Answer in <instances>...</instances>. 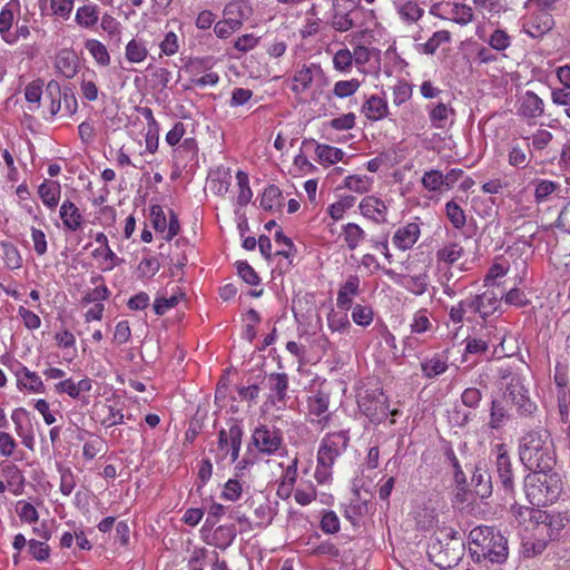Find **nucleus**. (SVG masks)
<instances>
[{"mask_svg": "<svg viewBox=\"0 0 570 570\" xmlns=\"http://www.w3.org/2000/svg\"><path fill=\"white\" fill-rule=\"evenodd\" d=\"M468 540L471 558L475 562L490 561L500 564L508 558V540L492 527H475L470 531Z\"/></svg>", "mask_w": 570, "mask_h": 570, "instance_id": "1", "label": "nucleus"}, {"mask_svg": "<svg viewBox=\"0 0 570 570\" xmlns=\"http://www.w3.org/2000/svg\"><path fill=\"white\" fill-rule=\"evenodd\" d=\"M519 456L528 470H552L556 452L547 430H530L520 439Z\"/></svg>", "mask_w": 570, "mask_h": 570, "instance_id": "2", "label": "nucleus"}, {"mask_svg": "<svg viewBox=\"0 0 570 570\" xmlns=\"http://www.w3.org/2000/svg\"><path fill=\"white\" fill-rule=\"evenodd\" d=\"M524 478V492L532 505L552 504L562 492V482L552 470H530Z\"/></svg>", "mask_w": 570, "mask_h": 570, "instance_id": "3", "label": "nucleus"}, {"mask_svg": "<svg viewBox=\"0 0 570 570\" xmlns=\"http://www.w3.org/2000/svg\"><path fill=\"white\" fill-rule=\"evenodd\" d=\"M456 534L454 529L444 528L431 538L428 556L438 568L451 569L462 559L464 544Z\"/></svg>", "mask_w": 570, "mask_h": 570, "instance_id": "4", "label": "nucleus"}, {"mask_svg": "<svg viewBox=\"0 0 570 570\" xmlns=\"http://www.w3.org/2000/svg\"><path fill=\"white\" fill-rule=\"evenodd\" d=\"M518 517L537 529L538 534H542L549 542L557 540L561 531L567 525L569 519L561 513H552L535 508H519Z\"/></svg>", "mask_w": 570, "mask_h": 570, "instance_id": "5", "label": "nucleus"}, {"mask_svg": "<svg viewBox=\"0 0 570 570\" xmlns=\"http://www.w3.org/2000/svg\"><path fill=\"white\" fill-rule=\"evenodd\" d=\"M504 379L508 380L502 394L504 403L514 409L520 417H534L538 404L525 387L524 380L520 375H510Z\"/></svg>", "mask_w": 570, "mask_h": 570, "instance_id": "6", "label": "nucleus"}, {"mask_svg": "<svg viewBox=\"0 0 570 570\" xmlns=\"http://www.w3.org/2000/svg\"><path fill=\"white\" fill-rule=\"evenodd\" d=\"M350 442L348 431L327 433L322 440L317 452V462L334 465L335 460L346 450Z\"/></svg>", "mask_w": 570, "mask_h": 570, "instance_id": "7", "label": "nucleus"}, {"mask_svg": "<svg viewBox=\"0 0 570 570\" xmlns=\"http://www.w3.org/2000/svg\"><path fill=\"white\" fill-rule=\"evenodd\" d=\"M250 443L264 455H274L283 448V433L276 426L259 424L252 434Z\"/></svg>", "mask_w": 570, "mask_h": 570, "instance_id": "8", "label": "nucleus"}, {"mask_svg": "<svg viewBox=\"0 0 570 570\" xmlns=\"http://www.w3.org/2000/svg\"><path fill=\"white\" fill-rule=\"evenodd\" d=\"M495 471L498 482L505 494L514 493V473L508 450L504 444H497Z\"/></svg>", "mask_w": 570, "mask_h": 570, "instance_id": "9", "label": "nucleus"}, {"mask_svg": "<svg viewBox=\"0 0 570 570\" xmlns=\"http://www.w3.org/2000/svg\"><path fill=\"white\" fill-rule=\"evenodd\" d=\"M504 293L501 291L499 294L494 291H485L481 295H476L474 298H470V312L479 313L481 317L493 314L501 305V299Z\"/></svg>", "mask_w": 570, "mask_h": 570, "instance_id": "10", "label": "nucleus"}, {"mask_svg": "<svg viewBox=\"0 0 570 570\" xmlns=\"http://www.w3.org/2000/svg\"><path fill=\"white\" fill-rule=\"evenodd\" d=\"M553 26L554 20L550 12L534 10L529 21L523 24V31L535 39L549 32Z\"/></svg>", "mask_w": 570, "mask_h": 570, "instance_id": "11", "label": "nucleus"}, {"mask_svg": "<svg viewBox=\"0 0 570 570\" xmlns=\"http://www.w3.org/2000/svg\"><path fill=\"white\" fill-rule=\"evenodd\" d=\"M19 7L18 0H11L0 11V35L3 41L9 45L17 42V36L10 29L14 21V9H19Z\"/></svg>", "mask_w": 570, "mask_h": 570, "instance_id": "12", "label": "nucleus"}, {"mask_svg": "<svg viewBox=\"0 0 570 570\" xmlns=\"http://www.w3.org/2000/svg\"><path fill=\"white\" fill-rule=\"evenodd\" d=\"M360 210L364 217H367L375 223H385L387 206L385 203L374 196H366L360 204Z\"/></svg>", "mask_w": 570, "mask_h": 570, "instance_id": "13", "label": "nucleus"}, {"mask_svg": "<svg viewBox=\"0 0 570 570\" xmlns=\"http://www.w3.org/2000/svg\"><path fill=\"white\" fill-rule=\"evenodd\" d=\"M16 376L19 390H27L32 393L46 392V386L41 377L36 372L30 371L27 366L21 365L16 372Z\"/></svg>", "mask_w": 570, "mask_h": 570, "instance_id": "14", "label": "nucleus"}, {"mask_svg": "<svg viewBox=\"0 0 570 570\" xmlns=\"http://www.w3.org/2000/svg\"><path fill=\"white\" fill-rule=\"evenodd\" d=\"M420 234V226L416 223H409L395 232L392 242L399 249L407 250L417 242Z\"/></svg>", "mask_w": 570, "mask_h": 570, "instance_id": "15", "label": "nucleus"}, {"mask_svg": "<svg viewBox=\"0 0 570 570\" xmlns=\"http://www.w3.org/2000/svg\"><path fill=\"white\" fill-rule=\"evenodd\" d=\"M471 487L473 488L474 493L481 498L485 499L492 494V480L489 471L476 464L471 478Z\"/></svg>", "mask_w": 570, "mask_h": 570, "instance_id": "16", "label": "nucleus"}, {"mask_svg": "<svg viewBox=\"0 0 570 570\" xmlns=\"http://www.w3.org/2000/svg\"><path fill=\"white\" fill-rule=\"evenodd\" d=\"M60 218L63 223V226L71 230H78L82 225V215L79 208L71 202L65 200L60 206Z\"/></svg>", "mask_w": 570, "mask_h": 570, "instance_id": "17", "label": "nucleus"}, {"mask_svg": "<svg viewBox=\"0 0 570 570\" xmlns=\"http://www.w3.org/2000/svg\"><path fill=\"white\" fill-rule=\"evenodd\" d=\"M55 67L65 78L71 79L78 72V57L73 51L61 50L56 57Z\"/></svg>", "mask_w": 570, "mask_h": 570, "instance_id": "18", "label": "nucleus"}, {"mask_svg": "<svg viewBox=\"0 0 570 570\" xmlns=\"http://www.w3.org/2000/svg\"><path fill=\"white\" fill-rule=\"evenodd\" d=\"M533 532L522 541V554L525 558H534L543 553L549 541L541 534L537 533V529L532 527Z\"/></svg>", "mask_w": 570, "mask_h": 570, "instance_id": "19", "label": "nucleus"}, {"mask_svg": "<svg viewBox=\"0 0 570 570\" xmlns=\"http://www.w3.org/2000/svg\"><path fill=\"white\" fill-rule=\"evenodd\" d=\"M510 419L507 404L502 400L493 399L490 405V414L488 426L491 430H501L505 422Z\"/></svg>", "mask_w": 570, "mask_h": 570, "instance_id": "20", "label": "nucleus"}, {"mask_svg": "<svg viewBox=\"0 0 570 570\" xmlns=\"http://www.w3.org/2000/svg\"><path fill=\"white\" fill-rule=\"evenodd\" d=\"M39 197L49 208H55L60 199L61 186L55 180H45L38 188Z\"/></svg>", "mask_w": 570, "mask_h": 570, "instance_id": "21", "label": "nucleus"}, {"mask_svg": "<svg viewBox=\"0 0 570 570\" xmlns=\"http://www.w3.org/2000/svg\"><path fill=\"white\" fill-rule=\"evenodd\" d=\"M362 111L370 120H380L387 115V104L379 96H371L363 105Z\"/></svg>", "mask_w": 570, "mask_h": 570, "instance_id": "22", "label": "nucleus"}, {"mask_svg": "<svg viewBox=\"0 0 570 570\" xmlns=\"http://www.w3.org/2000/svg\"><path fill=\"white\" fill-rule=\"evenodd\" d=\"M358 404L363 413L373 421H382L387 415L389 407L385 404V400L374 401L364 397Z\"/></svg>", "mask_w": 570, "mask_h": 570, "instance_id": "23", "label": "nucleus"}, {"mask_svg": "<svg viewBox=\"0 0 570 570\" xmlns=\"http://www.w3.org/2000/svg\"><path fill=\"white\" fill-rule=\"evenodd\" d=\"M520 112L524 117H539L543 114L542 99L532 91H527L523 96Z\"/></svg>", "mask_w": 570, "mask_h": 570, "instance_id": "24", "label": "nucleus"}, {"mask_svg": "<svg viewBox=\"0 0 570 570\" xmlns=\"http://www.w3.org/2000/svg\"><path fill=\"white\" fill-rule=\"evenodd\" d=\"M237 534L234 524H224L215 529L213 533V541L216 548L226 550L235 540Z\"/></svg>", "mask_w": 570, "mask_h": 570, "instance_id": "25", "label": "nucleus"}, {"mask_svg": "<svg viewBox=\"0 0 570 570\" xmlns=\"http://www.w3.org/2000/svg\"><path fill=\"white\" fill-rule=\"evenodd\" d=\"M463 255V248L456 243L449 244L436 253L439 267H450L451 264L458 262Z\"/></svg>", "mask_w": 570, "mask_h": 570, "instance_id": "26", "label": "nucleus"}, {"mask_svg": "<svg viewBox=\"0 0 570 570\" xmlns=\"http://www.w3.org/2000/svg\"><path fill=\"white\" fill-rule=\"evenodd\" d=\"M268 387L275 394L277 402H285L288 390V376L286 373H272L268 375Z\"/></svg>", "mask_w": 570, "mask_h": 570, "instance_id": "27", "label": "nucleus"}, {"mask_svg": "<svg viewBox=\"0 0 570 570\" xmlns=\"http://www.w3.org/2000/svg\"><path fill=\"white\" fill-rule=\"evenodd\" d=\"M76 22L82 28H91L99 20V10L97 6L85 4L77 9Z\"/></svg>", "mask_w": 570, "mask_h": 570, "instance_id": "28", "label": "nucleus"}, {"mask_svg": "<svg viewBox=\"0 0 570 570\" xmlns=\"http://www.w3.org/2000/svg\"><path fill=\"white\" fill-rule=\"evenodd\" d=\"M228 436H229V448H230V460L235 462L239 456L242 439H243V429L239 422L235 419L230 420L228 426Z\"/></svg>", "mask_w": 570, "mask_h": 570, "instance_id": "29", "label": "nucleus"}, {"mask_svg": "<svg viewBox=\"0 0 570 570\" xmlns=\"http://www.w3.org/2000/svg\"><path fill=\"white\" fill-rule=\"evenodd\" d=\"M330 394L324 391H317L308 397L307 407L308 413L315 416H322L328 410Z\"/></svg>", "mask_w": 570, "mask_h": 570, "instance_id": "30", "label": "nucleus"}, {"mask_svg": "<svg viewBox=\"0 0 570 570\" xmlns=\"http://www.w3.org/2000/svg\"><path fill=\"white\" fill-rule=\"evenodd\" d=\"M451 33L448 30H440L424 43L417 45V51L425 55H433L442 43L450 42Z\"/></svg>", "mask_w": 570, "mask_h": 570, "instance_id": "31", "label": "nucleus"}, {"mask_svg": "<svg viewBox=\"0 0 570 570\" xmlns=\"http://www.w3.org/2000/svg\"><path fill=\"white\" fill-rule=\"evenodd\" d=\"M314 145H316L315 153L317 156V160L321 164L326 163V164L332 165L337 161H341L344 157V151L340 148L332 147L328 145L316 144V142Z\"/></svg>", "mask_w": 570, "mask_h": 570, "instance_id": "32", "label": "nucleus"}, {"mask_svg": "<svg viewBox=\"0 0 570 570\" xmlns=\"http://www.w3.org/2000/svg\"><path fill=\"white\" fill-rule=\"evenodd\" d=\"M282 200L281 189L275 185H269L262 195L261 206L264 210L272 212L282 206Z\"/></svg>", "mask_w": 570, "mask_h": 570, "instance_id": "33", "label": "nucleus"}, {"mask_svg": "<svg viewBox=\"0 0 570 570\" xmlns=\"http://www.w3.org/2000/svg\"><path fill=\"white\" fill-rule=\"evenodd\" d=\"M148 55L147 47L142 40L131 39L126 46V59L132 63L142 62Z\"/></svg>", "mask_w": 570, "mask_h": 570, "instance_id": "34", "label": "nucleus"}, {"mask_svg": "<svg viewBox=\"0 0 570 570\" xmlns=\"http://www.w3.org/2000/svg\"><path fill=\"white\" fill-rule=\"evenodd\" d=\"M354 494L356 499L351 500V502L345 508V518L348 519L352 523H356L358 519L366 513L367 504L366 500L362 501L360 499V491L355 490Z\"/></svg>", "mask_w": 570, "mask_h": 570, "instance_id": "35", "label": "nucleus"}, {"mask_svg": "<svg viewBox=\"0 0 570 570\" xmlns=\"http://www.w3.org/2000/svg\"><path fill=\"white\" fill-rule=\"evenodd\" d=\"M85 46L98 65L106 67L110 63V56L104 43L96 39H90L86 41Z\"/></svg>", "mask_w": 570, "mask_h": 570, "instance_id": "36", "label": "nucleus"}, {"mask_svg": "<svg viewBox=\"0 0 570 570\" xmlns=\"http://www.w3.org/2000/svg\"><path fill=\"white\" fill-rule=\"evenodd\" d=\"M453 112V109L443 102L435 105L429 111L432 126L438 129H443L446 125L449 115Z\"/></svg>", "mask_w": 570, "mask_h": 570, "instance_id": "37", "label": "nucleus"}, {"mask_svg": "<svg viewBox=\"0 0 570 570\" xmlns=\"http://www.w3.org/2000/svg\"><path fill=\"white\" fill-rule=\"evenodd\" d=\"M314 69H317V67L315 65H311L308 67L304 66L298 70L293 78L294 85L292 90L298 94L307 89L313 81Z\"/></svg>", "mask_w": 570, "mask_h": 570, "instance_id": "38", "label": "nucleus"}, {"mask_svg": "<svg viewBox=\"0 0 570 570\" xmlns=\"http://www.w3.org/2000/svg\"><path fill=\"white\" fill-rule=\"evenodd\" d=\"M101 29L108 33L110 40L119 47L121 43V24L114 17L105 14L101 18Z\"/></svg>", "mask_w": 570, "mask_h": 570, "instance_id": "39", "label": "nucleus"}, {"mask_svg": "<svg viewBox=\"0 0 570 570\" xmlns=\"http://www.w3.org/2000/svg\"><path fill=\"white\" fill-rule=\"evenodd\" d=\"M236 179H237L238 187H239L237 203L239 206H245L250 202V199L253 197V193L249 187L248 175L242 170H238L236 173Z\"/></svg>", "mask_w": 570, "mask_h": 570, "instance_id": "40", "label": "nucleus"}, {"mask_svg": "<svg viewBox=\"0 0 570 570\" xmlns=\"http://www.w3.org/2000/svg\"><path fill=\"white\" fill-rule=\"evenodd\" d=\"M452 21L458 24L465 26L473 21L472 8L468 4L456 2L451 9Z\"/></svg>", "mask_w": 570, "mask_h": 570, "instance_id": "41", "label": "nucleus"}, {"mask_svg": "<svg viewBox=\"0 0 570 570\" xmlns=\"http://www.w3.org/2000/svg\"><path fill=\"white\" fill-rule=\"evenodd\" d=\"M424 376L432 379L448 370V363L440 357H432L421 363Z\"/></svg>", "mask_w": 570, "mask_h": 570, "instance_id": "42", "label": "nucleus"}, {"mask_svg": "<svg viewBox=\"0 0 570 570\" xmlns=\"http://www.w3.org/2000/svg\"><path fill=\"white\" fill-rule=\"evenodd\" d=\"M445 212L454 228L461 229L465 225L466 219L464 210L454 200L446 203Z\"/></svg>", "mask_w": 570, "mask_h": 570, "instance_id": "43", "label": "nucleus"}, {"mask_svg": "<svg viewBox=\"0 0 570 570\" xmlns=\"http://www.w3.org/2000/svg\"><path fill=\"white\" fill-rule=\"evenodd\" d=\"M46 94L50 97V114L57 115L61 108V87L58 81L50 80L46 87Z\"/></svg>", "mask_w": 570, "mask_h": 570, "instance_id": "44", "label": "nucleus"}, {"mask_svg": "<svg viewBox=\"0 0 570 570\" xmlns=\"http://www.w3.org/2000/svg\"><path fill=\"white\" fill-rule=\"evenodd\" d=\"M343 235L347 247L354 249L364 238L365 233L358 225L350 223L344 226Z\"/></svg>", "mask_w": 570, "mask_h": 570, "instance_id": "45", "label": "nucleus"}, {"mask_svg": "<svg viewBox=\"0 0 570 570\" xmlns=\"http://www.w3.org/2000/svg\"><path fill=\"white\" fill-rule=\"evenodd\" d=\"M356 202V198L354 196H345L342 197L338 202L332 204L328 207V214L334 220H340L344 213L352 208Z\"/></svg>", "mask_w": 570, "mask_h": 570, "instance_id": "46", "label": "nucleus"}, {"mask_svg": "<svg viewBox=\"0 0 570 570\" xmlns=\"http://www.w3.org/2000/svg\"><path fill=\"white\" fill-rule=\"evenodd\" d=\"M181 297L183 294H173L170 297H156L153 304V309L155 314L158 316L166 314L170 308L175 307L178 304Z\"/></svg>", "mask_w": 570, "mask_h": 570, "instance_id": "47", "label": "nucleus"}, {"mask_svg": "<svg viewBox=\"0 0 570 570\" xmlns=\"http://www.w3.org/2000/svg\"><path fill=\"white\" fill-rule=\"evenodd\" d=\"M315 144L314 139H304L301 146V153L294 158V166H296L301 171L305 174H309L316 170V167L307 159V157L303 154V149Z\"/></svg>", "mask_w": 570, "mask_h": 570, "instance_id": "48", "label": "nucleus"}, {"mask_svg": "<svg viewBox=\"0 0 570 570\" xmlns=\"http://www.w3.org/2000/svg\"><path fill=\"white\" fill-rule=\"evenodd\" d=\"M530 148H521L520 146H513L509 151V164L514 167H525L530 161Z\"/></svg>", "mask_w": 570, "mask_h": 570, "instance_id": "49", "label": "nucleus"}, {"mask_svg": "<svg viewBox=\"0 0 570 570\" xmlns=\"http://www.w3.org/2000/svg\"><path fill=\"white\" fill-rule=\"evenodd\" d=\"M422 185L430 191H439L444 186L443 174L440 170L426 171L422 177Z\"/></svg>", "mask_w": 570, "mask_h": 570, "instance_id": "50", "label": "nucleus"}, {"mask_svg": "<svg viewBox=\"0 0 570 570\" xmlns=\"http://www.w3.org/2000/svg\"><path fill=\"white\" fill-rule=\"evenodd\" d=\"M42 96V81L35 80L28 83L24 88V98L30 104H36L35 107L30 106V110H35L40 106V100Z\"/></svg>", "mask_w": 570, "mask_h": 570, "instance_id": "51", "label": "nucleus"}, {"mask_svg": "<svg viewBox=\"0 0 570 570\" xmlns=\"http://www.w3.org/2000/svg\"><path fill=\"white\" fill-rule=\"evenodd\" d=\"M352 320L360 326H368L373 321V311L370 306L356 304L352 311Z\"/></svg>", "mask_w": 570, "mask_h": 570, "instance_id": "52", "label": "nucleus"}, {"mask_svg": "<svg viewBox=\"0 0 570 570\" xmlns=\"http://www.w3.org/2000/svg\"><path fill=\"white\" fill-rule=\"evenodd\" d=\"M360 88L357 79L341 80L334 85L333 92L338 98H346L354 95Z\"/></svg>", "mask_w": 570, "mask_h": 570, "instance_id": "53", "label": "nucleus"}, {"mask_svg": "<svg viewBox=\"0 0 570 570\" xmlns=\"http://www.w3.org/2000/svg\"><path fill=\"white\" fill-rule=\"evenodd\" d=\"M488 43L490 47L497 51H503L511 45V37L507 31L502 29H497L490 36Z\"/></svg>", "mask_w": 570, "mask_h": 570, "instance_id": "54", "label": "nucleus"}, {"mask_svg": "<svg viewBox=\"0 0 570 570\" xmlns=\"http://www.w3.org/2000/svg\"><path fill=\"white\" fill-rule=\"evenodd\" d=\"M423 9L416 2L409 1L399 9L401 18L407 22H415L423 16Z\"/></svg>", "mask_w": 570, "mask_h": 570, "instance_id": "55", "label": "nucleus"}, {"mask_svg": "<svg viewBox=\"0 0 570 570\" xmlns=\"http://www.w3.org/2000/svg\"><path fill=\"white\" fill-rule=\"evenodd\" d=\"M344 185L352 191L364 194L370 189V178L358 175L347 176L345 178Z\"/></svg>", "mask_w": 570, "mask_h": 570, "instance_id": "56", "label": "nucleus"}, {"mask_svg": "<svg viewBox=\"0 0 570 570\" xmlns=\"http://www.w3.org/2000/svg\"><path fill=\"white\" fill-rule=\"evenodd\" d=\"M327 323H328V327L333 332H344L351 326V323H350V320H348L346 313L341 314V313H336V312H331L327 317Z\"/></svg>", "mask_w": 570, "mask_h": 570, "instance_id": "57", "label": "nucleus"}, {"mask_svg": "<svg viewBox=\"0 0 570 570\" xmlns=\"http://www.w3.org/2000/svg\"><path fill=\"white\" fill-rule=\"evenodd\" d=\"M60 491L63 495H70L76 487L75 475L69 468L59 466Z\"/></svg>", "mask_w": 570, "mask_h": 570, "instance_id": "58", "label": "nucleus"}, {"mask_svg": "<svg viewBox=\"0 0 570 570\" xmlns=\"http://www.w3.org/2000/svg\"><path fill=\"white\" fill-rule=\"evenodd\" d=\"M559 185L551 180H540L535 187L534 198L537 203H543L558 189Z\"/></svg>", "mask_w": 570, "mask_h": 570, "instance_id": "59", "label": "nucleus"}, {"mask_svg": "<svg viewBox=\"0 0 570 570\" xmlns=\"http://www.w3.org/2000/svg\"><path fill=\"white\" fill-rule=\"evenodd\" d=\"M360 287H342L337 295V306L344 311L352 307L353 298L358 295Z\"/></svg>", "mask_w": 570, "mask_h": 570, "instance_id": "60", "label": "nucleus"}, {"mask_svg": "<svg viewBox=\"0 0 570 570\" xmlns=\"http://www.w3.org/2000/svg\"><path fill=\"white\" fill-rule=\"evenodd\" d=\"M150 220L155 230L166 233L167 220L160 205H153L150 207Z\"/></svg>", "mask_w": 570, "mask_h": 570, "instance_id": "61", "label": "nucleus"}, {"mask_svg": "<svg viewBox=\"0 0 570 570\" xmlns=\"http://www.w3.org/2000/svg\"><path fill=\"white\" fill-rule=\"evenodd\" d=\"M505 303L514 306H525L530 303V298L521 287H511L504 295Z\"/></svg>", "mask_w": 570, "mask_h": 570, "instance_id": "62", "label": "nucleus"}, {"mask_svg": "<svg viewBox=\"0 0 570 570\" xmlns=\"http://www.w3.org/2000/svg\"><path fill=\"white\" fill-rule=\"evenodd\" d=\"M482 400V392L476 387H468L461 394L462 403L470 409H478Z\"/></svg>", "mask_w": 570, "mask_h": 570, "instance_id": "63", "label": "nucleus"}, {"mask_svg": "<svg viewBox=\"0 0 570 570\" xmlns=\"http://www.w3.org/2000/svg\"><path fill=\"white\" fill-rule=\"evenodd\" d=\"M412 89L411 86L405 81H399L393 87V102L400 106L411 98Z\"/></svg>", "mask_w": 570, "mask_h": 570, "instance_id": "64", "label": "nucleus"}]
</instances>
